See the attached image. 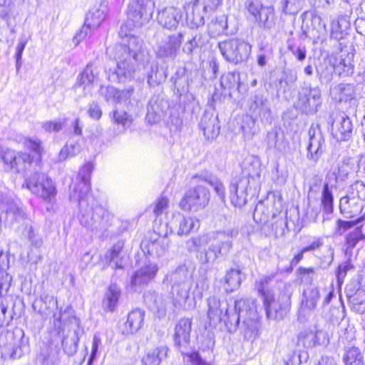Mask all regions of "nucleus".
Listing matches in <instances>:
<instances>
[{
  "label": "nucleus",
  "mask_w": 365,
  "mask_h": 365,
  "mask_svg": "<svg viewBox=\"0 0 365 365\" xmlns=\"http://www.w3.org/2000/svg\"><path fill=\"white\" fill-rule=\"evenodd\" d=\"M334 71V66L330 63H325L324 66L317 68V74L322 83L330 82L332 80L333 72Z\"/></svg>",
  "instance_id": "bf43d9fd"
},
{
  "label": "nucleus",
  "mask_w": 365,
  "mask_h": 365,
  "mask_svg": "<svg viewBox=\"0 0 365 365\" xmlns=\"http://www.w3.org/2000/svg\"><path fill=\"white\" fill-rule=\"evenodd\" d=\"M170 232L178 236L187 235L191 232L197 230L200 227V222L197 219L186 217L180 212L173 215L172 218L167 223Z\"/></svg>",
  "instance_id": "f3484780"
},
{
  "label": "nucleus",
  "mask_w": 365,
  "mask_h": 365,
  "mask_svg": "<svg viewBox=\"0 0 365 365\" xmlns=\"http://www.w3.org/2000/svg\"><path fill=\"white\" fill-rule=\"evenodd\" d=\"M345 292L351 304L355 306L365 302V289L359 282L354 281L348 284Z\"/></svg>",
  "instance_id": "72a5a7b5"
},
{
  "label": "nucleus",
  "mask_w": 365,
  "mask_h": 365,
  "mask_svg": "<svg viewBox=\"0 0 365 365\" xmlns=\"http://www.w3.org/2000/svg\"><path fill=\"white\" fill-rule=\"evenodd\" d=\"M9 260L7 255L0 252V275L2 277L0 280V292L3 289L7 290L10 287L11 277L4 272L9 267Z\"/></svg>",
  "instance_id": "a18cd8bd"
},
{
  "label": "nucleus",
  "mask_w": 365,
  "mask_h": 365,
  "mask_svg": "<svg viewBox=\"0 0 365 365\" xmlns=\"http://www.w3.org/2000/svg\"><path fill=\"white\" fill-rule=\"evenodd\" d=\"M202 36L200 34H195L191 39L187 41L183 46L182 51L188 55H190L192 51L200 46Z\"/></svg>",
  "instance_id": "69168bd1"
},
{
  "label": "nucleus",
  "mask_w": 365,
  "mask_h": 365,
  "mask_svg": "<svg viewBox=\"0 0 365 365\" xmlns=\"http://www.w3.org/2000/svg\"><path fill=\"white\" fill-rule=\"evenodd\" d=\"M157 19L163 27L172 30L177 28L182 19V13L180 9L168 6L158 11Z\"/></svg>",
  "instance_id": "bb28decb"
},
{
  "label": "nucleus",
  "mask_w": 365,
  "mask_h": 365,
  "mask_svg": "<svg viewBox=\"0 0 365 365\" xmlns=\"http://www.w3.org/2000/svg\"><path fill=\"white\" fill-rule=\"evenodd\" d=\"M144 302L148 309L158 317H165L169 307L167 297L155 291H148L144 295Z\"/></svg>",
  "instance_id": "b1692460"
},
{
  "label": "nucleus",
  "mask_w": 365,
  "mask_h": 365,
  "mask_svg": "<svg viewBox=\"0 0 365 365\" xmlns=\"http://www.w3.org/2000/svg\"><path fill=\"white\" fill-rule=\"evenodd\" d=\"M121 289L116 283L110 284L106 289L102 304L105 310L113 312L118 305L121 297Z\"/></svg>",
  "instance_id": "c756f323"
},
{
  "label": "nucleus",
  "mask_w": 365,
  "mask_h": 365,
  "mask_svg": "<svg viewBox=\"0 0 365 365\" xmlns=\"http://www.w3.org/2000/svg\"><path fill=\"white\" fill-rule=\"evenodd\" d=\"M238 235L237 228H229L217 231L215 235L214 242L207 249L202 247L207 243L206 236L192 237L188 244H192L194 251L197 252V258L202 264H210L215 262L220 257L226 256L232 247V239Z\"/></svg>",
  "instance_id": "f257e3e1"
},
{
  "label": "nucleus",
  "mask_w": 365,
  "mask_h": 365,
  "mask_svg": "<svg viewBox=\"0 0 365 365\" xmlns=\"http://www.w3.org/2000/svg\"><path fill=\"white\" fill-rule=\"evenodd\" d=\"M331 133L338 141L349 140L352 133L353 125L350 118L344 113H332L329 116Z\"/></svg>",
  "instance_id": "2eb2a0df"
},
{
  "label": "nucleus",
  "mask_w": 365,
  "mask_h": 365,
  "mask_svg": "<svg viewBox=\"0 0 365 365\" xmlns=\"http://www.w3.org/2000/svg\"><path fill=\"white\" fill-rule=\"evenodd\" d=\"M220 84L224 89L238 88L240 86V73L234 71L224 74L221 77Z\"/></svg>",
  "instance_id": "3c124183"
},
{
  "label": "nucleus",
  "mask_w": 365,
  "mask_h": 365,
  "mask_svg": "<svg viewBox=\"0 0 365 365\" xmlns=\"http://www.w3.org/2000/svg\"><path fill=\"white\" fill-rule=\"evenodd\" d=\"M8 217L14 218L15 220L20 221L27 219V215L24 210L16 204H11L6 210Z\"/></svg>",
  "instance_id": "680f3d73"
},
{
  "label": "nucleus",
  "mask_w": 365,
  "mask_h": 365,
  "mask_svg": "<svg viewBox=\"0 0 365 365\" xmlns=\"http://www.w3.org/2000/svg\"><path fill=\"white\" fill-rule=\"evenodd\" d=\"M230 199L232 205L236 207H242L247 203L248 192L253 190L247 179H233L230 185Z\"/></svg>",
  "instance_id": "aec40b11"
},
{
  "label": "nucleus",
  "mask_w": 365,
  "mask_h": 365,
  "mask_svg": "<svg viewBox=\"0 0 365 365\" xmlns=\"http://www.w3.org/2000/svg\"><path fill=\"white\" fill-rule=\"evenodd\" d=\"M95 78L93 69V64L89 63L86 66L83 71L81 73L78 79L79 86H84L83 89L90 87Z\"/></svg>",
  "instance_id": "603ef678"
},
{
  "label": "nucleus",
  "mask_w": 365,
  "mask_h": 365,
  "mask_svg": "<svg viewBox=\"0 0 365 365\" xmlns=\"http://www.w3.org/2000/svg\"><path fill=\"white\" fill-rule=\"evenodd\" d=\"M207 288L205 282H197L195 289L190 294L191 282L173 284L171 289L173 311L193 309L196 305V300L202 299Z\"/></svg>",
  "instance_id": "7ed1b4c3"
},
{
  "label": "nucleus",
  "mask_w": 365,
  "mask_h": 365,
  "mask_svg": "<svg viewBox=\"0 0 365 365\" xmlns=\"http://www.w3.org/2000/svg\"><path fill=\"white\" fill-rule=\"evenodd\" d=\"M297 80V74L292 70H286L283 72L282 76L279 78V88L284 93L289 91V89L295 84Z\"/></svg>",
  "instance_id": "49530a36"
},
{
  "label": "nucleus",
  "mask_w": 365,
  "mask_h": 365,
  "mask_svg": "<svg viewBox=\"0 0 365 365\" xmlns=\"http://www.w3.org/2000/svg\"><path fill=\"white\" fill-rule=\"evenodd\" d=\"M112 120L115 124L121 125L123 127L129 125L132 122V118L128 113L118 110L113 111Z\"/></svg>",
  "instance_id": "052dcab7"
},
{
  "label": "nucleus",
  "mask_w": 365,
  "mask_h": 365,
  "mask_svg": "<svg viewBox=\"0 0 365 365\" xmlns=\"http://www.w3.org/2000/svg\"><path fill=\"white\" fill-rule=\"evenodd\" d=\"M145 312L136 309L128 314L125 323V331L127 334H133L138 331L143 326Z\"/></svg>",
  "instance_id": "58836bf2"
},
{
  "label": "nucleus",
  "mask_w": 365,
  "mask_h": 365,
  "mask_svg": "<svg viewBox=\"0 0 365 365\" xmlns=\"http://www.w3.org/2000/svg\"><path fill=\"white\" fill-rule=\"evenodd\" d=\"M218 48L224 59L234 65L247 61L252 51L249 43L239 38L220 41Z\"/></svg>",
  "instance_id": "0eeeda50"
},
{
  "label": "nucleus",
  "mask_w": 365,
  "mask_h": 365,
  "mask_svg": "<svg viewBox=\"0 0 365 365\" xmlns=\"http://www.w3.org/2000/svg\"><path fill=\"white\" fill-rule=\"evenodd\" d=\"M308 135L309 142L307 146V158L309 160L317 163L324 152V138L320 126L318 124L312 125L309 129Z\"/></svg>",
  "instance_id": "6ab92c4d"
},
{
  "label": "nucleus",
  "mask_w": 365,
  "mask_h": 365,
  "mask_svg": "<svg viewBox=\"0 0 365 365\" xmlns=\"http://www.w3.org/2000/svg\"><path fill=\"white\" fill-rule=\"evenodd\" d=\"M29 349V339L21 328L0 334V354L5 359L20 358Z\"/></svg>",
  "instance_id": "20e7f679"
},
{
  "label": "nucleus",
  "mask_w": 365,
  "mask_h": 365,
  "mask_svg": "<svg viewBox=\"0 0 365 365\" xmlns=\"http://www.w3.org/2000/svg\"><path fill=\"white\" fill-rule=\"evenodd\" d=\"M74 200L78 202L81 225L93 235L101 236L110 225L111 215L93 195H79Z\"/></svg>",
  "instance_id": "f03ea898"
},
{
  "label": "nucleus",
  "mask_w": 365,
  "mask_h": 365,
  "mask_svg": "<svg viewBox=\"0 0 365 365\" xmlns=\"http://www.w3.org/2000/svg\"><path fill=\"white\" fill-rule=\"evenodd\" d=\"M321 106L322 92L318 86L312 87L305 83L300 88L294 103L296 109L307 115H314Z\"/></svg>",
  "instance_id": "6e6552de"
},
{
  "label": "nucleus",
  "mask_w": 365,
  "mask_h": 365,
  "mask_svg": "<svg viewBox=\"0 0 365 365\" xmlns=\"http://www.w3.org/2000/svg\"><path fill=\"white\" fill-rule=\"evenodd\" d=\"M158 269L157 264L151 262L140 267L131 276L130 284L131 289L134 292H140L155 279Z\"/></svg>",
  "instance_id": "dca6fc26"
},
{
  "label": "nucleus",
  "mask_w": 365,
  "mask_h": 365,
  "mask_svg": "<svg viewBox=\"0 0 365 365\" xmlns=\"http://www.w3.org/2000/svg\"><path fill=\"white\" fill-rule=\"evenodd\" d=\"M65 123V120H48L42 123V128L46 132H58L61 130L63 124Z\"/></svg>",
  "instance_id": "774afa93"
},
{
  "label": "nucleus",
  "mask_w": 365,
  "mask_h": 365,
  "mask_svg": "<svg viewBox=\"0 0 365 365\" xmlns=\"http://www.w3.org/2000/svg\"><path fill=\"white\" fill-rule=\"evenodd\" d=\"M267 141L269 148H273L280 153L285 152L289 148V142L280 129L274 128L269 130L267 135Z\"/></svg>",
  "instance_id": "473e14b6"
},
{
  "label": "nucleus",
  "mask_w": 365,
  "mask_h": 365,
  "mask_svg": "<svg viewBox=\"0 0 365 365\" xmlns=\"http://www.w3.org/2000/svg\"><path fill=\"white\" fill-rule=\"evenodd\" d=\"M256 20L262 24L264 27L271 28L274 24V8L263 6Z\"/></svg>",
  "instance_id": "09e8293b"
},
{
  "label": "nucleus",
  "mask_w": 365,
  "mask_h": 365,
  "mask_svg": "<svg viewBox=\"0 0 365 365\" xmlns=\"http://www.w3.org/2000/svg\"><path fill=\"white\" fill-rule=\"evenodd\" d=\"M205 180L214 188L217 195L221 198V200L223 202H225V187L222 182L217 178L214 176H210L205 178Z\"/></svg>",
  "instance_id": "0e129e2a"
},
{
  "label": "nucleus",
  "mask_w": 365,
  "mask_h": 365,
  "mask_svg": "<svg viewBox=\"0 0 365 365\" xmlns=\"http://www.w3.org/2000/svg\"><path fill=\"white\" fill-rule=\"evenodd\" d=\"M335 71L341 77L350 76L354 73V54H341L338 63L334 65Z\"/></svg>",
  "instance_id": "f704fd0d"
},
{
  "label": "nucleus",
  "mask_w": 365,
  "mask_h": 365,
  "mask_svg": "<svg viewBox=\"0 0 365 365\" xmlns=\"http://www.w3.org/2000/svg\"><path fill=\"white\" fill-rule=\"evenodd\" d=\"M199 126L207 140L215 139L220 133V127L216 117L204 115Z\"/></svg>",
  "instance_id": "2f4dec72"
},
{
  "label": "nucleus",
  "mask_w": 365,
  "mask_h": 365,
  "mask_svg": "<svg viewBox=\"0 0 365 365\" xmlns=\"http://www.w3.org/2000/svg\"><path fill=\"white\" fill-rule=\"evenodd\" d=\"M38 361L41 365H58L59 359L55 354H51L48 348L41 350Z\"/></svg>",
  "instance_id": "13d9d810"
},
{
  "label": "nucleus",
  "mask_w": 365,
  "mask_h": 365,
  "mask_svg": "<svg viewBox=\"0 0 365 365\" xmlns=\"http://www.w3.org/2000/svg\"><path fill=\"white\" fill-rule=\"evenodd\" d=\"M82 149L78 140L71 138L68 142L61 148L58 154V161H63L68 158L78 155Z\"/></svg>",
  "instance_id": "79ce46f5"
},
{
  "label": "nucleus",
  "mask_w": 365,
  "mask_h": 365,
  "mask_svg": "<svg viewBox=\"0 0 365 365\" xmlns=\"http://www.w3.org/2000/svg\"><path fill=\"white\" fill-rule=\"evenodd\" d=\"M165 76L159 71L157 64L150 66V71L148 74V83L151 86H155L160 84L164 81Z\"/></svg>",
  "instance_id": "4d7b16f0"
},
{
  "label": "nucleus",
  "mask_w": 365,
  "mask_h": 365,
  "mask_svg": "<svg viewBox=\"0 0 365 365\" xmlns=\"http://www.w3.org/2000/svg\"><path fill=\"white\" fill-rule=\"evenodd\" d=\"M334 197L332 192L327 183L324 184L322 189L321 202L324 213L329 215L333 212Z\"/></svg>",
  "instance_id": "de8ad7c7"
},
{
  "label": "nucleus",
  "mask_w": 365,
  "mask_h": 365,
  "mask_svg": "<svg viewBox=\"0 0 365 365\" xmlns=\"http://www.w3.org/2000/svg\"><path fill=\"white\" fill-rule=\"evenodd\" d=\"M365 202V183L357 180L348 188L346 195L339 200L341 215L347 218L358 215L363 210Z\"/></svg>",
  "instance_id": "39448f33"
},
{
  "label": "nucleus",
  "mask_w": 365,
  "mask_h": 365,
  "mask_svg": "<svg viewBox=\"0 0 365 365\" xmlns=\"http://www.w3.org/2000/svg\"><path fill=\"white\" fill-rule=\"evenodd\" d=\"M183 38L181 32L168 36L155 46L156 56L163 61L174 60L180 51Z\"/></svg>",
  "instance_id": "4468645a"
},
{
  "label": "nucleus",
  "mask_w": 365,
  "mask_h": 365,
  "mask_svg": "<svg viewBox=\"0 0 365 365\" xmlns=\"http://www.w3.org/2000/svg\"><path fill=\"white\" fill-rule=\"evenodd\" d=\"M23 187L48 202H52L57 194L54 182L43 173L35 172L26 177Z\"/></svg>",
  "instance_id": "423d86ee"
},
{
  "label": "nucleus",
  "mask_w": 365,
  "mask_h": 365,
  "mask_svg": "<svg viewBox=\"0 0 365 365\" xmlns=\"http://www.w3.org/2000/svg\"><path fill=\"white\" fill-rule=\"evenodd\" d=\"M225 279L226 291L233 292L238 289L241 284V271L238 269L232 268L227 272Z\"/></svg>",
  "instance_id": "c03bdc74"
},
{
  "label": "nucleus",
  "mask_w": 365,
  "mask_h": 365,
  "mask_svg": "<svg viewBox=\"0 0 365 365\" xmlns=\"http://www.w3.org/2000/svg\"><path fill=\"white\" fill-rule=\"evenodd\" d=\"M170 240L165 236L154 235L141 242L142 250L153 259L163 258L168 252Z\"/></svg>",
  "instance_id": "a211bd4d"
},
{
  "label": "nucleus",
  "mask_w": 365,
  "mask_h": 365,
  "mask_svg": "<svg viewBox=\"0 0 365 365\" xmlns=\"http://www.w3.org/2000/svg\"><path fill=\"white\" fill-rule=\"evenodd\" d=\"M168 347L165 346H158L147 351L142 359L143 365H159L162 360L166 358Z\"/></svg>",
  "instance_id": "c9c22d12"
},
{
  "label": "nucleus",
  "mask_w": 365,
  "mask_h": 365,
  "mask_svg": "<svg viewBox=\"0 0 365 365\" xmlns=\"http://www.w3.org/2000/svg\"><path fill=\"white\" fill-rule=\"evenodd\" d=\"M125 36L128 37L127 46H120V49L125 53L128 52L126 56L139 59L140 56L143 52V41L139 38L130 35L127 33L125 34Z\"/></svg>",
  "instance_id": "e433bc0d"
},
{
  "label": "nucleus",
  "mask_w": 365,
  "mask_h": 365,
  "mask_svg": "<svg viewBox=\"0 0 365 365\" xmlns=\"http://www.w3.org/2000/svg\"><path fill=\"white\" fill-rule=\"evenodd\" d=\"M100 93L106 101L109 102L121 103L123 102L122 93L120 90L111 86H101Z\"/></svg>",
  "instance_id": "8fccbe9b"
},
{
  "label": "nucleus",
  "mask_w": 365,
  "mask_h": 365,
  "mask_svg": "<svg viewBox=\"0 0 365 365\" xmlns=\"http://www.w3.org/2000/svg\"><path fill=\"white\" fill-rule=\"evenodd\" d=\"M299 339L307 348L324 344L327 341L325 334L322 330L305 331L300 334Z\"/></svg>",
  "instance_id": "4c0bfd02"
},
{
  "label": "nucleus",
  "mask_w": 365,
  "mask_h": 365,
  "mask_svg": "<svg viewBox=\"0 0 365 365\" xmlns=\"http://www.w3.org/2000/svg\"><path fill=\"white\" fill-rule=\"evenodd\" d=\"M106 13L107 8L104 5H101L99 8L91 9L86 16L84 25L73 37V42L77 45L86 36L91 35L106 19Z\"/></svg>",
  "instance_id": "ddd939ff"
},
{
  "label": "nucleus",
  "mask_w": 365,
  "mask_h": 365,
  "mask_svg": "<svg viewBox=\"0 0 365 365\" xmlns=\"http://www.w3.org/2000/svg\"><path fill=\"white\" fill-rule=\"evenodd\" d=\"M170 281L173 284H181L185 282H190L189 272L185 265L179 266L170 275Z\"/></svg>",
  "instance_id": "864d4df0"
},
{
  "label": "nucleus",
  "mask_w": 365,
  "mask_h": 365,
  "mask_svg": "<svg viewBox=\"0 0 365 365\" xmlns=\"http://www.w3.org/2000/svg\"><path fill=\"white\" fill-rule=\"evenodd\" d=\"M163 111L158 108V105H150L148 108L146 120L149 123H156L159 122L163 116Z\"/></svg>",
  "instance_id": "e2e57ef3"
},
{
  "label": "nucleus",
  "mask_w": 365,
  "mask_h": 365,
  "mask_svg": "<svg viewBox=\"0 0 365 365\" xmlns=\"http://www.w3.org/2000/svg\"><path fill=\"white\" fill-rule=\"evenodd\" d=\"M343 359L345 365H364V356L356 346L346 347Z\"/></svg>",
  "instance_id": "37998d69"
},
{
  "label": "nucleus",
  "mask_w": 365,
  "mask_h": 365,
  "mask_svg": "<svg viewBox=\"0 0 365 365\" xmlns=\"http://www.w3.org/2000/svg\"><path fill=\"white\" fill-rule=\"evenodd\" d=\"M250 110L256 117L266 118L270 112L267 100L262 95H255L250 104Z\"/></svg>",
  "instance_id": "ea45409f"
},
{
  "label": "nucleus",
  "mask_w": 365,
  "mask_h": 365,
  "mask_svg": "<svg viewBox=\"0 0 365 365\" xmlns=\"http://www.w3.org/2000/svg\"><path fill=\"white\" fill-rule=\"evenodd\" d=\"M250 300L240 299L235 302V309L238 310L237 315L234 314L236 317V322L238 324L240 319L243 320L245 324L244 329V336L247 341H253L259 336V328L257 322L254 320L255 312L252 308H247Z\"/></svg>",
  "instance_id": "1a4fd4ad"
},
{
  "label": "nucleus",
  "mask_w": 365,
  "mask_h": 365,
  "mask_svg": "<svg viewBox=\"0 0 365 365\" xmlns=\"http://www.w3.org/2000/svg\"><path fill=\"white\" fill-rule=\"evenodd\" d=\"M93 167L91 162H88L80 168L78 175L80 182L75 186L73 192L70 193L71 200L77 199L79 195H83V197H86L87 195H93L91 192L90 180Z\"/></svg>",
  "instance_id": "5701e85b"
},
{
  "label": "nucleus",
  "mask_w": 365,
  "mask_h": 365,
  "mask_svg": "<svg viewBox=\"0 0 365 365\" xmlns=\"http://www.w3.org/2000/svg\"><path fill=\"white\" fill-rule=\"evenodd\" d=\"M5 164L15 169L18 173H25L30 170L33 160L31 156L26 153L16 152L12 150H6L2 155Z\"/></svg>",
  "instance_id": "412c9836"
},
{
  "label": "nucleus",
  "mask_w": 365,
  "mask_h": 365,
  "mask_svg": "<svg viewBox=\"0 0 365 365\" xmlns=\"http://www.w3.org/2000/svg\"><path fill=\"white\" fill-rule=\"evenodd\" d=\"M207 317L210 321L221 322L230 320L227 305L225 302H221L217 297H210L207 299Z\"/></svg>",
  "instance_id": "cd10ccee"
},
{
  "label": "nucleus",
  "mask_w": 365,
  "mask_h": 365,
  "mask_svg": "<svg viewBox=\"0 0 365 365\" xmlns=\"http://www.w3.org/2000/svg\"><path fill=\"white\" fill-rule=\"evenodd\" d=\"M138 60L128 56H126V58H119L117 68L111 77H115L116 80L122 83L130 81L133 78Z\"/></svg>",
  "instance_id": "393cba45"
},
{
  "label": "nucleus",
  "mask_w": 365,
  "mask_h": 365,
  "mask_svg": "<svg viewBox=\"0 0 365 365\" xmlns=\"http://www.w3.org/2000/svg\"><path fill=\"white\" fill-rule=\"evenodd\" d=\"M210 191L203 185H197L187 191L180 202V207L187 212L204 209L210 201Z\"/></svg>",
  "instance_id": "9d476101"
},
{
  "label": "nucleus",
  "mask_w": 365,
  "mask_h": 365,
  "mask_svg": "<svg viewBox=\"0 0 365 365\" xmlns=\"http://www.w3.org/2000/svg\"><path fill=\"white\" fill-rule=\"evenodd\" d=\"M350 172V166L348 164L343 163L333 171V174L334 175L336 181L344 182L347 180Z\"/></svg>",
  "instance_id": "338daca9"
},
{
  "label": "nucleus",
  "mask_w": 365,
  "mask_h": 365,
  "mask_svg": "<svg viewBox=\"0 0 365 365\" xmlns=\"http://www.w3.org/2000/svg\"><path fill=\"white\" fill-rule=\"evenodd\" d=\"M364 239L365 235L362 232L361 226H359L347 234L346 242L349 248H354L360 241Z\"/></svg>",
  "instance_id": "6e6d98bb"
},
{
  "label": "nucleus",
  "mask_w": 365,
  "mask_h": 365,
  "mask_svg": "<svg viewBox=\"0 0 365 365\" xmlns=\"http://www.w3.org/2000/svg\"><path fill=\"white\" fill-rule=\"evenodd\" d=\"M319 291L317 287H309L305 289L302 293L300 303V314H305L307 312L314 310L319 299Z\"/></svg>",
  "instance_id": "7c9ffc66"
},
{
  "label": "nucleus",
  "mask_w": 365,
  "mask_h": 365,
  "mask_svg": "<svg viewBox=\"0 0 365 365\" xmlns=\"http://www.w3.org/2000/svg\"><path fill=\"white\" fill-rule=\"evenodd\" d=\"M53 319L55 322L57 321L63 324L72 323L73 321H75L77 324L78 323V319L76 317L73 309L70 307H66L63 312L60 311L58 313H55Z\"/></svg>",
  "instance_id": "5fc2aeb1"
},
{
  "label": "nucleus",
  "mask_w": 365,
  "mask_h": 365,
  "mask_svg": "<svg viewBox=\"0 0 365 365\" xmlns=\"http://www.w3.org/2000/svg\"><path fill=\"white\" fill-rule=\"evenodd\" d=\"M154 9L153 0H131L128 8V21H132L133 26H141L151 19Z\"/></svg>",
  "instance_id": "9b49d317"
},
{
  "label": "nucleus",
  "mask_w": 365,
  "mask_h": 365,
  "mask_svg": "<svg viewBox=\"0 0 365 365\" xmlns=\"http://www.w3.org/2000/svg\"><path fill=\"white\" fill-rule=\"evenodd\" d=\"M186 14V24L192 29H197L205 24L204 15L209 9L201 4L199 0L186 4L184 7Z\"/></svg>",
  "instance_id": "4be33fe9"
},
{
  "label": "nucleus",
  "mask_w": 365,
  "mask_h": 365,
  "mask_svg": "<svg viewBox=\"0 0 365 365\" xmlns=\"http://www.w3.org/2000/svg\"><path fill=\"white\" fill-rule=\"evenodd\" d=\"M331 94L339 102L351 101L356 97V86L354 83H340L331 88Z\"/></svg>",
  "instance_id": "c85d7f7f"
},
{
  "label": "nucleus",
  "mask_w": 365,
  "mask_h": 365,
  "mask_svg": "<svg viewBox=\"0 0 365 365\" xmlns=\"http://www.w3.org/2000/svg\"><path fill=\"white\" fill-rule=\"evenodd\" d=\"M261 172L262 168L257 160H249L244 163L241 175L237 178L248 180L255 192L260 187Z\"/></svg>",
  "instance_id": "a878e982"
},
{
  "label": "nucleus",
  "mask_w": 365,
  "mask_h": 365,
  "mask_svg": "<svg viewBox=\"0 0 365 365\" xmlns=\"http://www.w3.org/2000/svg\"><path fill=\"white\" fill-rule=\"evenodd\" d=\"M191 331V321L187 318L182 319L175 327V341L176 344L187 342Z\"/></svg>",
  "instance_id": "a19ab883"
},
{
  "label": "nucleus",
  "mask_w": 365,
  "mask_h": 365,
  "mask_svg": "<svg viewBox=\"0 0 365 365\" xmlns=\"http://www.w3.org/2000/svg\"><path fill=\"white\" fill-rule=\"evenodd\" d=\"M272 277V276L264 277L257 282L256 286L262 297L267 318L269 319H282V307L276 302L274 293L269 289V284Z\"/></svg>",
  "instance_id": "f8f14e48"
}]
</instances>
